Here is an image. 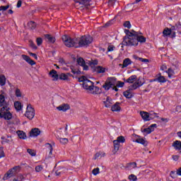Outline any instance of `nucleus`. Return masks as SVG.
<instances>
[{"instance_id": "1", "label": "nucleus", "mask_w": 181, "mask_h": 181, "mask_svg": "<svg viewBox=\"0 0 181 181\" xmlns=\"http://www.w3.org/2000/svg\"><path fill=\"white\" fill-rule=\"evenodd\" d=\"M78 81H79V83H83L82 87L84 88V90L89 91L90 94H101V90H100V88L98 86H94V82L88 79L87 77H86L85 76L78 78Z\"/></svg>"}, {"instance_id": "2", "label": "nucleus", "mask_w": 181, "mask_h": 181, "mask_svg": "<svg viewBox=\"0 0 181 181\" xmlns=\"http://www.w3.org/2000/svg\"><path fill=\"white\" fill-rule=\"evenodd\" d=\"M9 110L6 100H5V95L0 94V118H4L6 121H11L13 115Z\"/></svg>"}, {"instance_id": "3", "label": "nucleus", "mask_w": 181, "mask_h": 181, "mask_svg": "<svg viewBox=\"0 0 181 181\" xmlns=\"http://www.w3.org/2000/svg\"><path fill=\"white\" fill-rule=\"evenodd\" d=\"M78 39V49L80 47H88L92 43L94 39L90 35H83Z\"/></svg>"}, {"instance_id": "4", "label": "nucleus", "mask_w": 181, "mask_h": 181, "mask_svg": "<svg viewBox=\"0 0 181 181\" xmlns=\"http://www.w3.org/2000/svg\"><path fill=\"white\" fill-rule=\"evenodd\" d=\"M62 42H64V45H65L66 47H75V49H78L77 37L71 38L70 36L64 35L62 36Z\"/></svg>"}, {"instance_id": "5", "label": "nucleus", "mask_w": 181, "mask_h": 181, "mask_svg": "<svg viewBox=\"0 0 181 181\" xmlns=\"http://www.w3.org/2000/svg\"><path fill=\"white\" fill-rule=\"evenodd\" d=\"M146 42V38L144 35H140L139 37H136L132 39H126L124 44L127 45L129 47H132V46H138L139 43H145Z\"/></svg>"}, {"instance_id": "6", "label": "nucleus", "mask_w": 181, "mask_h": 181, "mask_svg": "<svg viewBox=\"0 0 181 181\" xmlns=\"http://www.w3.org/2000/svg\"><path fill=\"white\" fill-rule=\"evenodd\" d=\"M18 169H21V166L17 165L13 168L9 169L4 175L3 180H8L11 179V177H15L16 176Z\"/></svg>"}, {"instance_id": "7", "label": "nucleus", "mask_w": 181, "mask_h": 181, "mask_svg": "<svg viewBox=\"0 0 181 181\" xmlns=\"http://www.w3.org/2000/svg\"><path fill=\"white\" fill-rule=\"evenodd\" d=\"M108 81H106L103 86V88L105 90V91H108L110 88H112V87H115V78L114 77H110L107 78Z\"/></svg>"}, {"instance_id": "8", "label": "nucleus", "mask_w": 181, "mask_h": 181, "mask_svg": "<svg viewBox=\"0 0 181 181\" xmlns=\"http://www.w3.org/2000/svg\"><path fill=\"white\" fill-rule=\"evenodd\" d=\"M140 115L144 119V122H146L147 121H152L154 118H159V116L152 117V114L149 113L148 112H140Z\"/></svg>"}, {"instance_id": "9", "label": "nucleus", "mask_w": 181, "mask_h": 181, "mask_svg": "<svg viewBox=\"0 0 181 181\" xmlns=\"http://www.w3.org/2000/svg\"><path fill=\"white\" fill-rule=\"evenodd\" d=\"M25 115L28 119H33L35 118V109L32 107V105H28Z\"/></svg>"}, {"instance_id": "10", "label": "nucleus", "mask_w": 181, "mask_h": 181, "mask_svg": "<svg viewBox=\"0 0 181 181\" xmlns=\"http://www.w3.org/2000/svg\"><path fill=\"white\" fill-rule=\"evenodd\" d=\"M125 142V137L123 136H119L117 138L116 140L113 141V145L115 148V151H119V144H124Z\"/></svg>"}, {"instance_id": "11", "label": "nucleus", "mask_w": 181, "mask_h": 181, "mask_svg": "<svg viewBox=\"0 0 181 181\" xmlns=\"http://www.w3.org/2000/svg\"><path fill=\"white\" fill-rule=\"evenodd\" d=\"M134 137L136 138V140H134V142H136V144H140L144 146H148V142L144 139L141 138V136L135 134Z\"/></svg>"}, {"instance_id": "12", "label": "nucleus", "mask_w": 181, "mask_h": 181, "mask_svg": "<svg viewBox=\"0 0 181 181\" xmlns=\"http://www.w3.org/2000/svg\"><path fill=\"white\" fill-rule=\"evenodd\" d=\"M42 134V131L39 128H34L32 129L30 132V136L35 137L39 136Z\"/></svg>"}, {"instance_id": "13", "label": "nucleus", "mask_w": 181, "mask_h": 181, "mask_svg": "<svg viewBox=\"0 0 181 181\" xmlns=\"http://www.w3.org/2000/svg\"><path fill=\"white\" fill-rule=\"evenodd\" d=\"M22 58L27 63H28V64H30V66H35V64H36V62L33 59H30V57H29L26 54H23Z\"/></svg>"}, {"instance_id": "14", "label": "nucleus", "mask_w": 181, "mask_h": 181, "mask_svg": "<svg viewBox=\"0 0 181 181\" xmlns=\"http://www.w3.org/2000/svg\"><path fill=\"white\" fill-rule=\"evenodd\" d=\"M124 33H126L127 35L123 37V41L121 43V45H122L123 46H128V45L124 44V42L127 39H131V34L130 33H134V32H132V30L131 32V31H129V30H125Z\"/></svg>"}, {"instance_id": "15", "label": "nucleus", "mask_w": 181, "mask_h": 181, "mask_svg": "<svg viewBox=\"0 0 181 181\" xmlns=\"http://www.w3.org/2000/svg\"><path fill=\"white\" fill-rule=\"evenodd\" d=\"M50 77H52V78H54V81H57V80H59V75L57 74V71L52 69L50 71V72L49 73Z\"/></svg>"}, {"instance_id": "16", "label": "nucleus", "mask_w": 181, "mask_h": 181, "mask_svg": "<svg viewBox=\"0 0 181 181\" xmlns=\"http://www.w3.org/2000/svg\"><path fill=\"white\" fill-rule=\"evenodd\" d=\"M57 110L58 111H63L64 112H66V111L70 110V105L69 104H62L57 107Z\"/></svg>"}, {"instance_id": "17", "label": "nucleus", "mask_w": 181, "mask_h": 181, "mask_svg": "<svg viewBox=\"0 0 181 181\" xmlns=\"http://www.w3.org/2000/svg\"><path fill=\"white\" fill-rule=\"evenodd\" d=\"M45 40L48 43H54L56 42V37L52 36L50 34H45Z\"/></svg>"}, {"instance_id": "18", "label": "nucleus", "mask_w": 181, "mask_h": 181, "mask_svg": "<svg viewBox=\"0 0 181 181\" xmlns=\"http://www.w3.org/2000/svg\"><path fill=\"white\" fill-rule=\"evenodd\" d=\"M172 146L174 148V149H175V151H180L181 152V141L179 140H176L175 141L173 144Z\"/></svg>"}, {"instance_id": "19", "label": "nucleus", "mask_w": 181, "mask_h": 181, "mask_svg": "<svg viewBox=\"0 0 181 181\" xmlns=\"http://www.w3.org/2000/svg\"><path fill=\"white\" fill-rule=\"evenodd\" d=\"M119 102H117L115 105H113L111 107V110L113 112H118L119 111H121V106H119Z\"/></svg>"}, {"instance_id": "20", "label": "nucleus", "mask_w": 181, "mask_h": 181, "mask_svg": "<svg viewBox=\"0 0 181 181\" xmlns=\"http://www.w3.org/2000/svg\"><path fill=\"white\" fill-rule=\"evenodd\" d=\"M137 76L136 75H132L130 77H129L127 79H123L124 83H129V84H132L136 80Z\"/></svg>"}, {"instance_id": "21", "label": "nucleus", "mask_w": 181, "mask_h": 181, "mask_svg": "<svg viewBox=\"0 0 181 181\" xmlns=\"http://www.w3.org/2000/svg\"><path fill=\"white\" fill-rule=\"evenodd\" d=\"M132 64V61H131V59L129 58H126L123 60V64H122V69H124V67H128V66H131Z\"/></svg>"}, {"instance_id": "22", "label": "nucleus", "mask_w": 181, "mask_h": 181, "mask_svg": "<svg viewBox=\"0 0 181 181\" xmlns=\"http://www.w3.org/2000/svg\"><path fill=\"white\" fill-rule=\"evenodd\" d=\"M156 77H157V83H166V78L162 76V74L159 73Z\"/></svg>"}, {"instance_id": "23", "label": "nucleus", "mask_w": 181, "mask_h": 181, "mask_svg": "<svg viewBox=\"0 0 181 181\" xmlns=\"http://www.w3.org/2000/svg\"><path fill=\"white\" fill-rule=\"evenodd\" d=\"M46 148H47V151L49 152V157L51 158L52 155L53 154V146L52 144L47 143L45 144Z\"/></svg>"}, {"instance_id": "24", "label": "nucleus", "mask_w": 181, "mask_h": 181, "mask_svg": "<svg viewBox=\"0 0 181 181\" xmlns=\"http://www.w3.org/2000/svg\"><path fill=\"white\" fill-rule=\"evenodd\" d=\"M133 33H130V38H126V39H134V37H139L142 35V33L141 32H136L134 30H132Z\"/></svg>"}, {"instance_id": "25", "label": "nucleus", "mask_w": 181, "mask_h": 181, "mask_svg": "<svg viewBox=\"0 0 181 181\" xmlns=\"http://www.w3.org/2000/svg\"><path fill=\"white\" fill-rule=\"evenodd\" d=\"M124 97L126 98H128L129 100L132 98L134 97V95H132V93H131V89L126 90L123 93Z\"/></svg>"}, {"instance_id": "26", "label": "nucleus", "mask_w": 181, "mask_h": 181, "mask_svg": "<svg viewBox=\"0 0 181 181\" xmlns=\"http://www.w3.org/2000/svg\"><path fill=\"white\" fill-rule=\"evenodd\" d=\"M172 35V30L169 28H165L163 31V36L166 37V36H170Z\"/></svg>"}, {"instance_id": "27", "label": "nucleus", "mask_w": 181, "mask_h": 181, "mask_svg": "<svg viewBox=\"0 0 181 181\" xmlns=\"http://www.w3.org/2000/svg\"><path fill=\"white\" fill-rule=\"evenodd\" d=\"M69 76H73L70 73L66 74H61L59 75V80H63L64 81L66 80H69Z\"/></svg>"}, {"instance_id": "28", "label": "nucleus", "mask_w": 181, "mask_h": 181, "mask_svg": "<svg viewBox=\"0 0 181 181\" xmlns=\"http://www.w3.org/2000/svg\"><path fill=\"white\" fill-rule=\"evenodd\" d=\"M14 107L18 112L21 111L23 108L22 103L19 101H16L14 103Z\"/></svg>"}, {"instance_id": "29", "label": "nucleus", "mask_w": 181, "mask_h": 181, "mask_svg": "<svg viewBox=\"0 0 181 181\" xmlns=\"http://www.w3.org/2000/svg\"><path fill=\"white\" fill-rule=\"evenodd\" d=\"M17 134L20 139H26V138H28V136H26V133L23 131H18L17 132Z\"/></svg>"}, {"instance_id": "30", "label": "nucleus", "mask_w": 181, "mask_h": 181, "mask_svg": "<svg viewBox=\"0 0 181 181\" xmlns=\"http://www.w3.org/2000/svg\"><path fill=\"white\" fill-rule=\"evenodd\" d=\"M90 2H91V0H81L75 1V4H79V5H85L86 6Z\"/></svg>"}, {"instance_id": "31", "label": "nucleus", "mask_w": 181, "mask_h": 181, "mask_svg": "<svg viewBox=\"0 0 181 181\" xmlns=\"http://www.w3.org/2000/svg\"><path fill=\"white\" fill-rule=\"evenodd\" d=\"M95 71H96V73L98 74H100L101 73H105V68L98 66L95 69Z\"/></svg>"}, {"instance_id": "32", "label": "nucleus", "mask_w": 181, "mask_h": 181, "mask_svg": "<svg viewBox=\"0 0 181 181\" xmlns=\"http://www.w3.org/2000/svg\"><path fill=\"white\" fill-rule=\"evenodd\" d=\"M167 74L168 75L169 78H172L175 76V71L172 69L171 68H169L166 71Z\"/></svg>"}, {"instance_id": "33", "label": "nucleus", "mask_w": 181, "mask_h": 181, "mask_svg": "<svg viewBox=\"0 0 181 181\" xmlns=\"http://www.w3.org/2000/svg\"><path fill=\"white\" fill-rule=\"evenodd\" d=\"M141 86H142V84L141 83L139 85V83L136 81L134 83L132 86H130V90H136V88H139V87H141Z\"/></svg>"}, {"instance_id": "34", "label": "nucleus", "mask_w": 181, "mask_h": 181, "mask_svg": "<svg viewBox=\"0 0 181 181\" xmlns=\"http://www.w3.org/2000/svg\"><path fill=\"white\" fill-rule=\"evenodd\" d=\"M25 179L22 174H18L16 175V177L13 178V180H10V181H22Z\"/></svg>"}, {"instance_id": "35", "label": "nucleus", "mask_w": 181, "mask_h": 181, "mask_svg": "<svg viewBox=\"0 0 181 181\" xmlns=\"http://www.w3.org/2000/svg\"><path fill=\"white\" fill-rule=\"evenodd\" d=\"M104 156H105V153H103V152L96 153L93 157V159L94 160H95V159H98V158H104Z\"/></svg>"}, {"instance_id": "36", "label": "nucleus", "mask_w": 181, "mask_h": 181, "mask_svg": "<svg viewBox=\"0 0 181 181\" xmlns=\"http://www.w3.org/2000/svg\"><path fill=\"white\" fill-rule=\"evenodd\" d=\"M6 83V78L4 75L0 76V86H4Z\"/></svg>"}, {"instance_id": "37", "label": "nucleus", "mask_w": 181, "mask_h": 181, "mask_svg": "<svg viewBox=\"0 0 181 181\" xmlns=\"http://www.w3.org/2000/svg\"><path fill=\"white\" fill-rule=\"evenodd\" d=\"M28 28H30L31 30H35V29H36V23L34 21H30L28 23Z\"/></svg>"}, {"instance_id": "38", "label": "nucleus", "mask_w": 181, "mask_h": 181, "mask_svg": "<svg viewBox=\"0 0 181 181\" xmlns=\"http://www.w3.org/2000/svg\"><path fill=\"white\" fill-rule=\"evenodd\" d=\"M154 131H155V129H151L150 127H148V128H145L143 130H141V132L146 133L147 135H148L149 134L153 132Z\"/></svg>"}, {"instance_id": "39", "label": "nucleus", "mask_w": 181, "mask_h": 181, "mask_svg": "<svg viewBox=\"0 0 181 181\" xmlns=\"http://www.w3.org/2000/svg\"><path fill=\"white\" fill-rule=\"evenodd\" d=\"M103 103H104L105 107H106V108L111 107V102L110 101V97H107L106 101H104Z\"/></svg>"}, {"instance_id": "40", "label": "nucleus", "mask_w": 181, "mask_h": 181, "mask_svg": "<svg viewBox=\"0 0 181 181\" xmlns=\"http://www.w3.org/2000/svg\"><path fill=\"white\" fill-rule=\"evenodd\" d=\"M86 63V61H84V59L79 57L77 59V64H78V66H84V64Z\"/></svg>"}, {"instance_id": "41", "label": "nucleus", "mask_w": 181, "mask_h": 181, "mask_svg": "<svg viewBox=\"0 0 181 181\" xmlns=\"http://www.w3.org/2000/svg\"><path fill=\"white\" fill-rule=\"evenodd\" d=\"M1 139H2V141H1L2 145H5V144H11V140H9L5 138V136H1Z\"/></svg>"}, {"instance_id": "42", "label": "nucleus", "mask_w": 181, "mask_h": 181, "mask_svg": "<svg viewBox=\"0 0 181 181\" xmlns=\"http://www.w3.org/2000/svg\"><path fill=\"white\" fill-rule=\"evenodd\" d=\"M15 94L17 98H20L21 97H22V92H21V89H19L18 88H16Z\"/></svg>"}, {"instance_id": "43", "label": "nucleus", "mask_w": 181, "mask_h": 181, "mask_svg": "<svg viewBox=\"0 0 181 181\" xmlns=\"http://www.w3.org/2000/svg\"><path fill=\"white\" fill-rule=\"evenodd\" d=\"M127 168H128L129 169H135V168H136V163L133 162L128 163Z\"/></svg>"}, {"instance_id": "44", "label": "nucleus", "mask_w": 181, "mask_h": 181, "mask_svg": "<svg viewBox=\"0 0 181 181\" xmlns=\"http://www.w3.org/2000/svg\"><path fill=\"white\" fill-rule=\"evenodd\" d=\"M27 152H28V153H29V155H30V156H36V153H35V150L28 148Z\"/></svg>"}, {"instance_id": "45", "label": "nucleus", "mask_w": 181, "mask_h": 181, "mask_svg": "<svg viewBox=\"0 0 181 181\" xmlns=\"http://www.w3.org/2000/svg\"><path fill=\"white\" fill-rule=\"evenodd\" d=\"M129 180L130 181H136V180H138V177H136V175L132 174V175H129Z\"/></svg>"}, {"instance_id": "46", "label": "nucleus", "mask_w": 181, "mask_h": 181, "mask_svg": "<svg viewBox=\"0 0 181 181\" xmlns=\"http://www.w3.org/2000/svg\"><path fill=\"white\" fill-rule=\"evenodd\" d=\"M60 144H62L63 145L67 144L69 142V139L67 138H60L59 139Z\"/></svg>"}, {"instance_id": "47", "label": "nucleus", "mask_w": 181, "mask_h": 181, "mask_svg": "<svg viewBox=\"0 0 181 181\" xmlns=\"http://www.w3.org/2000/svg\"><path fill=\"white\" fill-rule=\"evenodd\" d=\"M71 73H73V74H81V71H80L79 69H78L77 71L74 69V68H71Z\"/></svg>"}, {"instance_id": "48", "label": "nucleus", "mask_w": 181, "mask_h": 181, "mask_svg": "<svg viewBox=\"0 0 181 181\" xmlns=\"http://www.w3.org/2000/svg\"><path fill=\"white\" fill-rule=\"evenodd\" d=\"M177 175V174L176 171H171L170 173V177H172V179H176Z\"/></svg>"}, {"instance_id": "49", "label": "nucleus", "mask_w": 181, "mask_h": 181, "mask_svg": "<svg viewBox=\"0 0 181 181\" xmlns=\"http://www.w3.org/2000/svg\"><path fill=\"white\" fill-rule=\"evenodd\" d=\"M92 173L93 175H94L95 176H97V175H98V173H100V168H94L92 170Z\"/></svg>"}, {"instance_id": "50", "label": "nucleus", "mask_w": 181, "mask_h": 181, "mask_svg": "<svg viewBox=\"0 0 181 181\" xmlns=\"http://www.w3.org/2000/svg\"><path fill=\"white\" fill-rule=\"evenodd\" d=\"M124 28H127V29H131L132 25H131V22L129 21H125L124 23Z\"/></svg>"}, {"instance_id": "51", "label": "nucleus", "mask_w": 181, "mask_h": 181, "mask_svg": "<svg viewBox=\"0 0 181 181\" xmlns=\"http://www.w3.org/2000/svg\"><path fill=\"white\" fill-rule=\"evenodd\" d=\"M36 42L37 46H41L42 43H43V40L42 39V37H38L37 38Z\"/></svg>"}, {"instance_id": "52", "label": "nucleus", "mask_w": 181, "mask_h": 181, "mask_svg": "<svg viewBox=\"0 0 181 181\" xmlns=\"http://www.w3.org/2000/svg\"><path fill=\"white\" fill-rule=\"evenodd\" d=\"M42 170H43V166H42V165H37L35 167V172L39 173V172H42Z\"/></svg>"}, {"instance_id": "53", "label": "nucleus", "mask_w": 181, "mask_h": 181, "mask_svg": "<svg viewBox=\"0 0 181 181\" xmlns=\"http://www.w3.org/2000/svg\"><path fill=\"white\" fill-rule=\"evenodd\" d=\"M124 86H125V83H124V82H122L121 81H117V87L122 88V87H124Z\"/></svg>"}, {"instance_id": "54", "label": "nucleus", "mask_w": 181, "mask_h": 181, "mask_svg": "<svg viewBox=\"0 0 181 181\" xmlns=\"http://www.w3.org/2000/svg\"><path fill=\"white\" fill-rule=\"evenodd\" d=\"M7 9H9V5L0 6V11H7Z\"/></svg>"}, {"instance_id": "55", "label": "nucleus", "mask_w": 181, "mask_h": 181, "mask_svg": "<svg viewBox=\"0 0 181 181\" xmlns=\"http://www.w3.org/2000/svg\"><path fill=\"white\" fill-rule=\"evenodd\" d=\"M30 47H32V49H34V50H36V49H37V47L36 46L35 42H33L32 41H30Z\"/></svg>"}, {"instance_id": "56", "label": "nucleus", "mask_w": 181, "mask_h": 181, "mask_svg": "<svg viewBox=\"0 0 181 181\" xmlns=\"http://www.w3.org/2000/svg\"><path fill=\"white\" fill-rule=\"evenodd\" d=\"M140 62L142 63H149V59L141 57Z\"/></svg>"}, {"instance_id": "57", "label": "nucleus", "mask_w": 181, "mask_h": 181, "mask_svg": "<svg viewBox=\"0 0 181 181\" xmlns=\"http://www.w3.org/2000/svg\"><path fill=\"white\" fill-rule=\"evenodd\" d=\"M175 28L177 29V30L179 32V30H181V23H177L175 24Z\"/></svg>"}, {"instance_id": "58", "label": "nucleus", "mask_w": 181, "mask_h": 181, "mask_svg": "<svg viewBox=\"0 0 181 181\" xmlns=\"http://www.w3.org/2000/svg\"><path fill=\"white\" fill-rule=\"evenodd\" d=\"M30 56H32L35 60H37V55L33 52H29Z\"/></svg>"}, {"instance_id": "59", "label": "nucleus", "mask_w": 181, "mask_h": 181, "mask_svg": "<svg viewBox=\"0 0 181 181\" xmlns=\"http://www.w3.org/2000/svg\"><path fill=\"white\" fill-rule=\"evenodd\" d=\"M150 129H155V128H158V124H153L148 127Z\"/></svg>"}, {"instance_id": "60", "label": "nucleus", "mask_w": 181, "mask_h": 181, "mask_svg": "<svg viewBox=\"0 0 181 181\" xmlns=\"http://www.w3.org/2000/svg\"><path fill=\"white\" fill-rule=\"evenodd\" d=\"M132 58L134 59V60H139V62H141V57H138L136 54L133 55Z\"/></svg>"}, {"instance_id": "61", "label": "nucleus", "mask_w": 181, "mask_h": 181, "mask_svg": "<svg viewBox=\"0 0 181 181\" xmlns=\"http://www.w3.org/2000/svg\"><path fill=\"white\" fill-rule=\"evenodd\" d=\"M63 174V171H59V170H57L56 172H55V175L56 176H60V175Z\"/></svg>"}, {"instance_id": "62", "label": "nucleus", "mask_w": 181, "mask_h": 181, "mask_svg": "<svg viewBox=\"0 0 181 181\" xmlns=\"http://www.w3.org/2000/svg\"><path fill=\"white\" fill-rule=\"evenodd\" d=\"M21 6H22V1L19 0L17 2V8H21Z\"/></svg>"}, {"instance_id": "63", "label": "nucleus", "mask_w": 181, "mask_h": 181, "mask_svg": "<svg viewBox=\"0 0 181 181\" xmlns=\"http://www.w3.org/2000/svg\"><path fill=\"white\" fill-rule=\"evenodd\" d=\"M177 176H181V167L177 170Z\"/></svg>"}, {"instance_id": "64", "label": "nucleus", "mask_w": 181, "mask_h": 181, "mask_svg": "<svg viewBox=\"0 0 181 181\" xmlns=\"http://www.w3.org/2000/svg\"><path fill=\"white\" fill-rule=\"evenodd\" d=\"M176 111H179V112H181V105H178L176 107Z\"/></svg>"}]
</instances>
